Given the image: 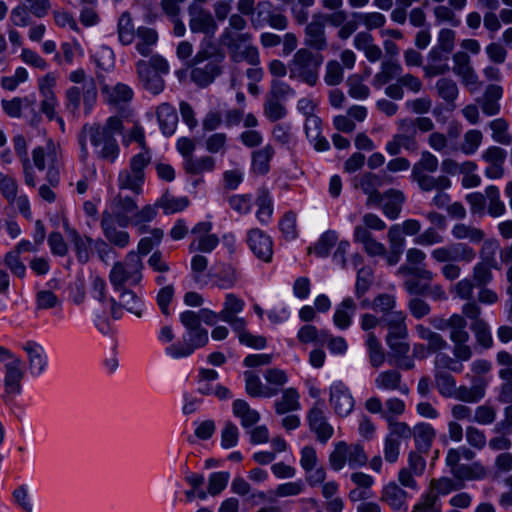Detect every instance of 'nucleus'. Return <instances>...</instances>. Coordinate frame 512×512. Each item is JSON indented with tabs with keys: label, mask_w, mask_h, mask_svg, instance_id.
Wrapping results in <instances>:
<instances>
[{
	"label": "nucleus",
	"mask_w": 512,
	"mask_h": 512,
	"mask_svg": "<svg viewBox=\"0 0 512 512\" xmlns=\"http://www.w3.org/2000/svg\"><path fill=\"white\" fill-rule=\"evenodd\" d=\"M123 131V122L117 116H110L104 123H93L83 125L79 135L80 145L79 159L86 163L89 157L87 141L93 147V153L99 160L113 164L120 155V146L116 135Z\"/></svg>",
	"instance_id": "obj_1"
},
{
	"label": "nucleus",
	"mask_w": 512,
	"mask_h": 512,
	"mask_svg": "<svg viewBox=\"0 0 512 512\" xmlns=\"http://www.w3.org/2000/svg\"><path fill=\"white\" fill-rule=\"evenodd\" d=\"M223 60L213 44L201 46L189 64L191 81L201 88L209 86L222 73Z\"/></svg>",
	"instance_id": "obj_2"
},
{
	"label": "nucleus",
	"mask_w": 512,
	"mask_h": 512,
	"mask_svg": "<svg viewBox=\"0 0 512 512\" xmlns=\"http://www.w3.org/2000/svg\"><path fill=\"white\" fill-rule=\"evenodd\" d=\"M430 257L434 263L442 264V276L448 281H454L461 275V267L457 262L470 263L475 259L476 253L468 244L456 242L433 249Z\"/></svg>",
	"instance_id": "obj_3"
},
{
	"label": "nucleus",
	"mask_w": 512,
	"mask_h": 512,
	"mask_svg": "<svg viewBox=\"0 0 512 512\" xmlns=\"http://www.w3.org/2000/svg\"><path fill=\"white\" fill-rule=\"evenodd\" d=\"M324 61L322 54L314 53L308 48L296 51L288 62L290 79L301 81L311 87L319 80V70Z\"/></svg>",
	"instance_id": "obj_4"
},
{
	"label": "nucleus",
	"mask_w": 512,
	"mask_h": 512,
	"mask_svg": "<svg viewBox=\"0 0 512 512\" xmlns=\"http://www.w3.org/2000/svg\"><path fill=\"white\" fill-rule=\"evenodd\" d=\"M144 264L135 251L126 254L122 261L115 262L109 273V281L115 291L126 286H136L143 278Z\"/></svg>",
	"instance_id": "obj_5"
},
{
	"label": "nucleus",
	"mask_w": 512,
	"mask_h": 512,
	"mask_svg": "<svg viewBox=\"0 0 512 512\" xmlns=\"http://www.w3.org/2000/svg\"><path fill=\"white\" fill-rule=\"evenodd\" d=\"M466 327L467 321L463 314L451 315L440 327V329H447L449 331V338L453 343L452 353L462 361H469L473 355L472 349L468 345L470 335Z\"/></svg>",
	"instance_id": "obj_6"
},
{
	"label": "nucleus",
	"mask_w": 512,
	"mask_h": 512,
	"mask_svg": "<svg viewBox=\"0 0 512 512\" xmlns=\"http://www.w3.org/2000/svg\"><path fill=\"white\" fill-rule=\"evenodd\" d=\"M0 364H3L5 369L3 399L8 401L11 396L21 393V380L24 376L23 362L9 349L0 345Z\"/></svg>",
	"instance_id": "obj_7"
},
{
	"label": "nucleus",
	"mask_w": 512,
	"mask_h": 512,
	"mask_svg": "<svg viewBox=\"0 0 512 512\" xmlns=\"http://www.w3.org/2000/svg\"><path fill=\"white\" fill-rule=\"evenodd\" d=\"M208 341V332L203 327L185 330L182 340L168 346L165 352L174 359L185 358L192 355L196 349L204 347Z\"/></svg>",
	"instance_id": "obj_8"
},
{
	"label": "nucleus",
	"mask_w": 512,
	"mask_h": 512,
	"mask_svg": "<svg viewBox=\"0 0 512 512\" xmlns=\"http://www.w3.org/2000/svg\"><path fill=\"white\" fill-rule=\"evenodd\" d=\"M461 312L467 319L471 320L470 329L474 333L478 344L486 349L491 348L493 338L490 327L488 323L481 318L482 309L478 302L465 303L462 306Z\"/></svg>",
	"instance_id": "obj_9"
},
{
	"label": "nucleus",
	"mask_w": 512,
	"mask_h": 512,
	"mask_svg": "<svg viewBox=\"0 0 512 512\" xmlns=\"http://www.w3.org/2000/svg\"><path fill=\"white\" fill-rule=\"evenodd\" d=\"M418 147L415 130L411 118L398 121V133L394 134L385 145L386 152L391 156L400 154L401 149L415 151Z\"/></svg>",
	"instance_id": "obj_10"
},
{
	"label": "nucleus",
	"mask_w": 512,
	"mask_h": 512,
	"mask_svg": "<svg viewBox=\"0 0 512 512\" xmlns=\"http://www.w3.org/2000/svg\"><path fill=\"white\" fill-rule=\"evenodd\" d=\"M272 8L273 4L269 1L258 2L254 15L251 17V25L255 29L269 25L276 30H285L289 24L288 18Z\"/></svg>",
	"instance_id": "obj_11"
},
{
	"label": "nucleus",
	"mask_w": 512,
	"mask_h": 512,
	"mask_svg": "<svg viewBox=\"0 0 512 512\" xmlns=\"http://www.w3.org/2000/svg\"><path fill=\"white\" fill-rule=\"evenodd\" d=\"M426 253L419 248H410L406 252V263L398 268L397 273L414 276L427 282L435 279L436 274L425 267Z\"/></svg>",
	"instance_id": "obj_12"
},
{
	"label": "nucleus",
	"mask_w": 512,
	"mask_h": 512,
	"mask_svg": "<svg viewBox=\"0 0 512 512\" xmlns=\"http://www.w3.org/2000/svg\"><path fill=\"white\" fill-rule=\"evenodd\" d=\"M498 246L494 241H486L481 251L482 261L473 267V282L476 287L487 286L493 279L492 268L497 267L495 252Z\"/></svg>",
	"instance_id": "obj_13"
},
{
	"label": "nucleus",
	"mask_w": 512,
	"mask_h": 512,
	"mask_svg": "<svg viewBox=\"0 0 512 512\" xmlns=\"http://www.w3.org/2000/svg\"><path fill=\"white\" fill-rule=\"evenodd\" d=\"M453 63V73L460 78L461 83L470 93L476 92L480 88L481 82L471 65L470 56L465 52L459 51L453 55Z\"/></svg>",
	"instance_id": "obj_14"
},
{
	"label": "nucleus",
	"mask_w": 512,
	"mask_h": 512,
	"mask_svg": "<svg viewBox=\"0 0 512 512\" xmlns=\"http://www.w3.org/2000/svg\"><path fill=\"white\" fill-rule=\"evenodd\" d=\"M189 28L192 33H202L206 36H214L218 25L212 13L203 7L192 4L188 8Z\"/></svg>",
	"instance_id": "obj_15"
},
{
	"label": "nucleus",
	"mask_w": 512,
	"mask_h": 512,
	"mask_svg": "<svg viewBox=\"0 0 512 512\" xmlns=\"http://www.w3.org/2000/svg\"><path fill=\"white\" fill-rule=\"evenodd\" d=\"M388 432L384 438L383 455L388 463H396L400 455L401 440H409L412 437V428H405L401 425L387 428Z\"/></svg>",
	"instance_id": "obj_16"
},
{
	"label": "nucleus",
	"mask_w": 512,
	"mask_h": 512,
	"mask_svg": "<svg viewBox=\"0 0 512 512\" xmlns=\"http://www.w3.org/2000/svg\"><path fill=\"white\" fill-rule=\"evenodd\" d=\"M247 244L252 253L266 263L272 261L273 241L271 237L259 228L248 230L246 237Z\"/></svg>",
	"instance_id": "obj_17"
},
{
	"label": "nucleus",
	"mask_w": 512,
	"mask_h": 512,
	"mask_svg": "<svg viewBox=\"0 0 512 512\" xmlns=\"http://www.w3.org/2000/svg\"><path fill=\"white\" fill-rule=\"evenodd\" d=\"M330 405L340 417H347L354 409V398L349 388L342 382L330 386Z\"/></svg>",
	"instance_id": "obj_18"
},
{
	"label": "nucleus",
	"mask_w": 512,
	"mask_h": 512,
	"mask_svg": "<svg viewBox=\"0 0 512 512\" xmlns=\"http://www.w3.org/2000/svg\"><path fill=\"white\" fill-rule=\"evenodd\" d=\"M58 149L59 145L49 138L44 146L35 147L32 150V159L34 166L39 171H44L50 168L58 169Z\"/></svg>",
	"instance_id": "obj_19"
},
{
	"label": "nucleus",
	"mask_w": 512,
	"mask_h": 512,
	"mask_svg": "<svg viewBox=\"0 0 512 512\" xmlns=\"http://www.w3.org/2000/svg\"><path fill=\"white\" fill-rule=\"evenodd\" d=\"M117 224V218L111 213L104 212L102 214L101 228L105 238L110 244L123 249L129 245L130 235L124 229H119Z\"/></svg>",
	"instance_id": "obj_20"
},
{
	"label": "nucleus",
	"mask_w": 512,
	"mask_h": 512,
	"mask_svg": "<svg viewBox=\"0 0 512 512\" xmlns=\"http://www.w3.org/2000/svg\"><path fill=\"white\" fill-rule=\"evenodd\" d=\"M101 91L110 106L123 111L134 95L132 88L124 83H117L115 85L105 84L102 86Z\"/></svg>",
	"instance_id": "obj_21"
},
{
	"label": "nucleus",
	"mask_w": 512,
	"mask_h": 512,
	"mask_svg": "<svg viewBox=\"0 0 512 512\" xmlns=\"http://www.w3.org/2000/svg\"><path fill=\"white\" fill-rule=\"evenodd\" d=\"M304 44L315 51H324L328 48L325 24L317 16H314L305 27Z\"/></svg>",
	"instance_id": "obj_22"
},
{
	"label": "nucleus",
	"mask_w": 512,
	"mask_h": 512,
	"mask_svg": "<svg viewBox=\"0 0 512 512\" xmlns=\"http://www.w3.org/2000/svg\"><path fill=\"white\" fill-rule=\"evenodd\" d=\"M307 420L310 430L315 433L321 443H326L334 433L333 427L328 423L325 412L315 405L308 411Z\"/></svg>",
	"instance_id": "obj_23"
},
{
	"label": "nucleus",
	"mask_w": 512,
	"mask_h": 512,
	"mask_svg": "<svg viewBox=\"0 0 512 512\" xmlns=\"http://www.w3.org/2000/svg\"><path fill=\"white\" fill-rule=\"evenodd\" d=\"M56 79L52 74H47L39 80V91L43 97L40 109L49 120L56 117L57 98L53 92Z\"/></svg>",
	"instance_id": "obj_24"
},
{
	"label": "nucleus",
	"mask_w": 512,
	"mask_h": 512,
	"mask_svg": "<svg viewBox=\"0 0 512 512\" xmlns=\"http://www.w3.org/2000/svg\"><path fill=\"white\" fill-rule=\"evenodd\" d=\"M69 80L82 84L83 104L85 114H89L97 100V87L92 77L87 78L83 69H77L69 74Z\"/></svg>",
	"instance_id": "obj_25"
},
{
	"label": "nucleus",
	"mask_w": 512,
	"mask_h": 512,
	"mask_svg": "<svg viewBox=\"0 0 512 512\" xmlns=\"http://www.w3.org/2000/svg\"><path fill=\"white\" fill-rule=\"evenodd\" d=\"M375 387L383 392L398 391L401 394L409 393L408 386L402 380V374L397 369L381 371L374 379Z\"/></svg>",
	"instance_id": "obj_26"
},
{
	"label": "nucleus",
	"mask_w": 512,
	"mask_h": 512,
	"mask_svg": "<svg viewBox=\"0 0 512 512\" xmlns=\"http://www.w3.org/2000/svg\"><path fill=\"white\" fill-rule=\"evenodd\" d=\"M138 79L142 86L154 95L160 94L165 87L162 74L154 71L146 64V60H139L135 64Z\"/></svg>",
	"instance_id": "obj_27"
},
{
	"label": "nucleus",
	"mask_w": 512,
	"mask_h": 512,
	"mask_svg": "<svg viewBox=\"0 0 512 512\" xmlns=\"http://www.w3.org/2000/svg\"><path fill=\"white\" fill-rule=\"evenodd\" d=\"M64 226L67 237L74 246L77 260L83 264L87 263L93 254L94 240L86 235H81L67 224Z\"/></svg>",
	"instance_id": "obj_28"
},
{
	"label": "nucleus",
	"mask_w": 512,
	"mask_h": 512,
	"mask_svg": "<svg viewBox=\"0 0 512 512\" xmlns=\"http://www.w3.org/2000/svg\"><path fill=\"white\" fill-rule=\"evenodd\" d=\"M503 96V88L497 84H489L482 97L477 98L476 102L480 105L482 112L486 116L498 115L501 111L500 100Z\"/></svg>",
	"instance_id": "obj_29"
},
{
	"label": "nucleus",
	"mask_w": 512,
	"mask_h": 512,
	"mask_svg": "<svg viewBox=\"0 0 512 512\" xmlns=\"http://www.w3.org/2000/svg\"><path fill=\"white\" fill-rule=\"evenodd\" d=\"M304 130L308 141L316 151L324 152L330 149L329 141L322 135V121L318 116L306 118Z\"/></svg>",
	"instance_id": "obj_30"
},
{
	"label": "nucleus",
	"mask_w": 512,
	"mask_h": 512,
	"mask_svg": "<svg viewBox=\"0 0 512 512\" xmlns=\"http://www.w3.org/2000/svg\"><path fill=\"white\" fill-rule=\"evenodd\" d=\"M23 350L28 355L31 374L34 376L42 374L47 366V356L44 348L34 341H28L23 345Z\"/></svg>",
	"instance_id": "obj_31"
},
{
	"label": "nucleus",
	"mask_w": 512,
	"mask_h": 512,
	"mask_svg": "<svg viewBox=\"0 0 512 512\" xmlns=\"http://www.w3.org/2000/svg\"><path fill=\"white\" fill-rule=\"evenodd\" d=\"M405 402L397 397H390L384 402L383 419L387 423V428H393L401 425L405 428H411L406 422L398 421L397 418L405 413Z\"/></svg>",
	"instance_id": "obj_32"
},
{
	"label": "nucleus",
	"mask_w": 512,
	"mask_h": 512,
	"mask_svg": "<svg viewBox=\"0 0 512 512\" xmlns=\"http://www.w3.org/2000/svg\"><path fill=\"white\" fill-rule=\"evenodd\" d=\"M159 127L164 136L169 137L176 131L178 114L175 108L169 103H162L156 109Z\"/></svg>",
	"instance_id": "obj_33"
},
{
	"label": "nucleus",
	"mask_w": 512,
	"mask_h": 512,
	"mask_svg": "<svg viewBox=\"0 0 512 512\" xmlns=\"http://www.w3.org/2000/svg\"><path fill=\"white\" fill-rule=\"evenodd\" d=\"M214 277L216 278V286L220 289L227 290L233 288L238 283L241 275L235 265L218 263L215 266Z\"/></svg>",
	"instance_id": "obj_34"
},
{
	"label": "nucleus",
	"mask_w": 512,
	"mask_h": 512,
	"mask_svg": "<svg viewBox=\"0 0 512 512\" xmlns=\"http://www.w3.org/2000/svg\"><path fill=\"white\" fill-rule=\"evenodd\" d=\"M233 415L240 420V424L244 429H249L257 424L260 419V413L251 408L249 403L243 399H236L232 403Z\"/></svg>",
	"instance_id": "obj_35"
},
{
	"label": "nucleus",
	"mask_w": 512,
	"mask_h": 512,
	"mask_svg": "<svg viewBox=\"0 0 512 512\" xmlns=\"http://www.w3.org/2000/svg\"><path fill=\"white\" fill-rule=\"evenodd\" d=\"M403 68L396 60H385L381 63L380 71L377 72L373 79L372 85L380 89L393 79H398L402 75Z\"/></svg>",
	"instance_id": "obj_36"
},
{
	"label": "nucleus",
	"mask_w": 512,
	"mask_h": 512,
	"mask_svg": "<svg viewBox=\"0 0 512 512\" xmlns=\"http://www.w3.org/2000/svg\"><path fill=\"white\" fill-rule=\"evenodd\" d=\"M281 396L274 401V409L276 414L284 415L301 408L300 394L294 387L283 389Z\"/></svg>",
	"instance_id": "obj_37"
},
{
	"label": "nucleus",
	"mask_w": 512,
	"mask_h": 512,
	"mask_svg": "<svg viewBox=\"0 0 512 512\" xmlns=\"http://www.w3.org/2000/svg\"><path fill=\"white\" fill-rule=\"evenodd\" d=\"M356 308V303L351 297L343 299L335 308L333 315L334 325L340 330H347L352 324Z\"/></svg>",
	"instance_id": "obj_38"
},
{
	"label": "nucleus",
	"mask_w": 512,
	"mask_h": 512,
	"mask_svg": "<svg viewBox=\"0 0 512 512\" xmlns=\"http://www.w3.org/2000/svg\"><path fill=\"white\" fill-rule=\"evenodd\" d=\"M135 38L137 40L136 51L143 57H148L158 42V33L153 28L140 26L136 30Z\"/></svg>",
	"instance_id": "obj_39"
},
{
	"label": "nucleus",
	"mask_w": 512,
	"mask_h": 512,
	"mask_svg": "<svg viewBox=\"0 0 512 512\" xmlns=\"http://www.w3.org/2000/svg\"><path fill=\"white\" fill-rule=\"evenodd\" d=\"M451 52H445L437 47H433L428 54V64L424 68L427 76L442 75L449 71V55Z\"/></svg>",
	"instance_id": "obj_40"
},
{
	"label": "nucleus",
	"mask_w": 512,
	"mask_h": 512,
	"mask_svg": "<svg viewBox=\"0 0 512 512\" xmlns=\"http://www.w3.org/2000/svg\"><path fill=\"white\" fill-rule=\"evenodd\" d=\"M431 174L432 173L411 174V177L424 192L446 190L451 187V181L447 176L440 175L434 177Z\"/></svg>",
	"instance_id": "obj_41"
},
{
	"label": "nucleus",
	"mask_w": 512,
	"mask_h": 512,
	"mask_svg": "<svg viewBox=\"0 0 512 512\" xmlns=\"http://www.w3.org/2000/svg\"><path fill=\"white\" fill-rule=\"evenodd\" d=\"M407 493L395 482H390L382 490L381 500L394 511L406 508Z\"/></svg>",
	"instance_id": "obj_42"
},
{
	"label": "nucleus",
	"mask_w": 512,
	"mask_h": 512,
	"mask_svg": "<svg viewBox=\"0 0 512 512\" xmlns=\"http://www.w3.org/2000/svg\"><path fill=\"white\" fill-rule=\"evenodd\" d=\"M451 475L457 482L464 484L466 481L484 479L487 471L480 462H473L471 464H461L456 469H453Z\"/></svg>",
	"instance_id": "obj_43"
},
{
	"label": "nucleus",
	"mask_w": 512,
	"mask_h": 512,
	"mask_svg": "<svg viewBox=\"0 0 512 512\" xmlns=\"http://www.w3.org/2000/svg\"><path fill=\"white\" fill-rule=\"evenodd\" d=\"M245 381V392L252 398H272L274 397L275 391L268 390L264 385L260 377L253 371H244L243 373Z\"/></svg>",
	"instance_id": "obj_44"
},
{
	"label": "nucleus",
	"mask_w": 512,
	"mask_h": 512,
	"mask_svg": "<svg viewBox=\"0 0 512 512\" xmlns=\"http://www.w3.org/2000/svg\"><path fill=\"white\" fill-rule=\"evenodd\" d=\"M389 242V252L385 253V260L388 265H396L400 259L405 248V238L400 237L398 229L396 227H390L387 233Z\"/></svg>",
	"instance_id": "obj_45"
},
{
	"label": "nucleus",
	"mask_w": 512,
	"mask_h": 512,
	"mask_svg": "<svg viewBox=\"0 0 512 512\" xmlns=\"http://www.w3.org/2000/svg\"><path fill=\"white\" fill-rule=\"evenodd\" d=\"M412 437H414L417 450L426 453L436 437V431L429 423H418L412 429Z\"/></svg>",
	"instance_id": "obj_46"
},
{
	"label": "nucleus",
	"mask_w": 512,
	"mask_h": 512,
	"mask_svg": "<svg viewBox=\"0 0 512 512\" xmlns=\"http://www.w3.org/2000/svg\"><path fill=\"white\" fill-rule=\"evenodd\" d=\"M144 181V175L135 173L127 168L119 172L117 184L120 190H129L136 195H140L143 191Z\"/></svg>",
	"instance_id": "obj_47"
},
{
	"label": "nucleus",
	"mask_w": 512,
	"mask_h": 512,
	"mask_svg": "<svg viewBox=\"0 0 512 512\" xmlns=\"http://www.w3.org/2000/svg\"><path fill=\"white\" fill-rule=\"evenodd\" d=\"M463 487L464 484L457 482L454 477H440L431 479L429 482V488L426 492L434 494L437 499H440V496H445L451 492L461 490Z\"/></svg>",
	"instance_id": "obj_48"
},
{
	"label": "nucleus",
	"mask_w": 512,
	"mask_h": 512,
	"mask_svg": "<svg viewBox=\"0 0 512 512\" xmlns=\"http://www.w3.org/2000/svg\"><path fill=\"white\" fill-rule=\"evenodd\" d=\"M365 346L367 348L370 365L374 368L382 366L386 360V354L374 332H369L365 335Z\"/></svg>",
	"instance_id": "obj_49"
},
{
	"label": "nucleus",
	"mask_w": 512,
	"mask_h": 512,
	"mask_svg": "<svg viewBox=\"0 0 512 512\" xmlns=\"http://www.w3.org/2000/svg\"><path fill=\"white\" fill-rule=\"evenodd\" d=\"M115 205L114 217L117 218L118 225L126 227L129 224L130 218L126 215L134 212L137 209V203L134 199L128 196L117 195L113 201Z\"/></svg>",
	"instance_id": "obj_50"
},
{
	"label": "nucleus",
	"mask_w": 512,
	"mask_h": 512,
	"mask_svg": "<svg viewBox=\"0 0 512 512\" xmlns=\"http://www.w3.org/2000/svg\"><path fill=\"white\" fill-rule=\"evenodd\" d=\"M46 181L47 183L40 185L38 188V195L43 201L51 204L57 199L55 189L60 183L59 169L50 168L46 173Z\"/></svg>",
	"instance_id": "obj_51"
},
{
	"label": "nucleus",
	"mask_w": 512,
	"mask_h": 512,
	"mask_svg": "<svg viewBox=\"0 0 512 512\" xmlns=\"http://www.w3.org/2000/svg\"><path fill=\"white\" fill-rule=\"evenodd\" d=\"M404 199L403 193L398 190L390 189L385 192V200L382 204L384 215L391 220L398 218Z\"/></svg>",
	"instance_id": "obj_52"
},
{
	"label": "nucleus",
	"mask_w": 512,
	"mask_h": 512,
	"mask_svg": "<svg viewBox=\"0 0 512 512\" xmlns=\"http://www.w3.org/2000/svg\"><path fill=\"white\" fill-rule=\"evenodd\" d=\"M275 154L271 145H266L252 153V170L259 175H265L270 170V161Z\"/></svg>",
	"instance_id": "obj_53"
},
{
	"label": "nucleus",
	"mask_w": 512,
	"mask_h": 512,
	"mask_svg": "<svg viewBox=\"0 0 512 512\" xmlns=\"http://www.w3.org/2000/svg\"><path fill=\"white\" fill-rule=\"evenodd\" d=\"M215 159L211 156L188 157L184 159L183 167L186 173L199 175L205 172H212L215 169Z\"/></svg>",
	"instance_id": "obj_54"
},
{
	"label": "nucleus",
	"mask_w": 512,
	"mask_h": 512,
	"mask_svg": "<svg viewBox=\"0 0 512 512\" xmlns=\"http://www.w3.org/2000/svg\"><path fill=\"white\" fill-rule=\"evenodd\" d=\"M438 96L451 108L456 107V100L459 95V89L455 81L449 78H441L435 84Z\"/></svg>",
	"instance_id": "obj_55"
},
{
	"label": "nucleus",
	"mask_w": 512,
	"mask_h": 512,
	"mask_svg": "<svg viewBox=\"0 0 512 512\" xmlns=\"http://www.w3.org/2000/svg\"><path fill=\"white\" fill-rule=\"evenodd\" d=\"M487 200V213L494 218L501 217L506 213L505 203L501 200L500 190L495 185L485 188V201Z\"/></svg>",
	"instance_id": "obj_56"
},
{
	"label": "nucleus",
	"mask_w": 512,
	"mask_h": 512,
	"mask_svg": "<svg viewBox=\"0 0 512 512\" xmlns=\"http://www.w3.org/2000/svg\"><path fill=\"white\" fill-rule=\"evenodd\" d=\"M452 236L457 240H469L471 243L478 244L485 238V233L480 228L458 223L451 229Z\"/></svg>",
	"instance_id": "obj_57"
},
{
	"label": "nucleus",
	"mask_w": 512,
	"mask_h": 512,
	"mask_svg": "<svg viewBox=\"0 0 512 512\" xmlns=\"http://www.w3.org/2000/svg\"><path fill=\"white\" fill-rule=\"evenodd\" d=\"M263 377L267 383L266 387L268 390L275 391L274 396L278 395L289 381L286 371L280 368L266 369Z\"/></svg>",
	"instance_id": "obj_58"
},
{
	"label": "nucleus",
	"mask_w": 512,
	"mask_h": 512,
	"mask_svg": "<svg viewBox=\"0 0 512 512\" xmlns=\"http://www.w3.org/2000/svg\"><path fill=\"white\" fill-rule=\"evenodd\" d=\"M158 214L156 206L146 205L141 210L133 214L129 223L134 226L139 234L147 232V223L153 221Z\"/></svg>",
	"instance_id": "obj_59"
},
{
	"label": "nucleus",
	"mask_w": 512,
	"mask_h": 512,
	"mask_svg": "<svg viewBox=\"0 0 512 512\" xmlns=\"http://www.w3.org/2000/svg\"><path fill=\"white\" fill-rule=\"evenodd\" d=\"M221 43L228 48L230 54L235 50L239 49L241 43H249L252 40L251 33H237V31L231 28H224L220 35Z\"/></svg>",
	"instance_id": "obj_60"
},
{
	"label": "nucleus",
	"mask_w": 512,
	"mask_h": 512,
	"mask_svg": "<svg viewBox=\"0 0 512 512\" xmlns=\"http://www.w3.org/2000/svg\"><path fill=\"white\" fill-rule=\"evenodd\" d=\"M338 240L337 233L333 230L324 232L313 247H309V253H314L317 257L325 258L330 254L331 248Z\"/></svg>",
	"instance_id": "obj_61"
},
{
	"label": "nucleus",
	"mask_w": 512,
	"mask_h": 512,
	"mask_svg": "<svg viewBox=\"0 0 512 512\" xmlns=\"http://www.w3.org/2000/svg\"><path fill=\"white\" fill-rule=\"evenodd\" d=\"M119 295V306H123L128 312L134 314L137 317L142 316L143 302L135 294V292L123 287L122 290L118 291Z\"/></svg>",
	"instance_id": "obj_62"
},
{
	"label": "nucleus",
	"mask_w": 512,
	"mask_h": 512,
	"mask_svg": "<svg viewBox=\"0 0 512 512\" xmlns=\"http://www.w3.org/2000/svg\"><path fill=\"white\" fill-rule=\"evenodd\" d=\"M245 307L243 299L239 298L234 293H228L225 295V301L223 303V309L220 311V319L222 321L232 320V316H236L242 312Z\"/></svg>",
	"instance_id": "obj_63"
},
{
	"label": "nucleus",
	"mask_w": 512,
	"mask_h": 512,
	"mask_svg": "<svg viewBox=\"0 0 512 512\" xmlns=\"http://www.w3.org/2000/svg\"><path fill=\"white\" fill-rule=\"evenodd\" d=\"M435 386L439 394L450 398L456 389L455 378L447 371H434Z\"/></svg>",
	"instance_id": "obj_64"
}]
</instances>
